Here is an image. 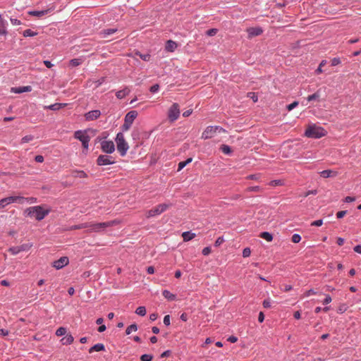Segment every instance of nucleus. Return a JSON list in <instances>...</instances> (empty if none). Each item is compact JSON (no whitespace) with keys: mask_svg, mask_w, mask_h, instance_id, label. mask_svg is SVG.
I'll return each instance as SVG.
<instances>
[{"mask_svg":"<svg viewBox=\"0 0 361 361\" xmlns=\"http://www.w3.org/2000/svg\"><path fill=\"white\" fill-rule=\"evenodd\" d=\"M121 223L120 220L114 219L112 221H106V222H101V223H92L88 222L89 226V232H96L99 233L102 231H104L108 227H111L116 226Z\"/></svg>","mask_w":361,"mask_h":361,"instance_id":"f257e3e1","label":"nucleus"},{"mask_svg":"<svg viewBox=\"0 0 361 361\" xmlns=\"http://www.w3.org/2000/svg\"><path fill=\"white\" fill-rule=\"evenodd\" d=\"M36 201V199L34 197H23L20 196H11L6 198H4L0 200V208H4L5 206L12 203V202H18L20 204L29 203L32 204Z\"/></svg>","mask_w":361,"mask_h":361,"instance_id":"f03ea898","label":"nucleus"},{"mask_svg":"<svg viewBox=\"0 0 361 361\" xmlns=\"http://www.w3.org/2000/svg\"><path fill=\"white\" fill-rule=\"evenodd\" d=\"M326 135V131L324 128L317 126L315 124L310 125L305 130V135L307 137L318 139Z\"/></svg>","mask_w":361,"mask_h":361,"instance_id":"7ed1b4c3","label":"nucleus"},{"mask_svg":"<svg viewBox=\"0 0 361 361\" xmlns=\"http://www.w3.org/2000/svg\"><path fill=\"white\" fill-rule=\"evenodd\" d=\"M115 140L116 142L118 152H119L121 157H124L129 149V146L128 142L125 140L123 133H118Z\"/></svg>","mask_w":361,"mask_h":361,"instance_id":"20e7f679","label":"nucleus"},{"mask_svg":"<svg viewBox=\"0 0 361 361\" xmlns=\"http://www.w3.org/2000/svg\"><path fill=\"white\" fill-rule=\"evenodd\" d=\"M24 213L25 215L38 221L43 219L45 216V211L40 206L29 207L25 210Z\"/></svg>","mask_w":361,"mask_h":361,"instance_id":"39448f33","label":"nucleus"},{"mask_svg":"<svg viewBox=\"0 0 361 361\" xmlns=\"http://www.w3.org/2000/svg\"><path fill=\"white\" fill-rule=\"evenodd\" d=\"M171 206V204H160L157 205L156 207L148 210L146 214L147 218H151L157 215H159L164 212L166 209H168Z\"/></svg>","mask_w":361,"mask_h":361,"instance_id":"423d86ee","label":"nucleus"},{"mask_svg":"<svg viewBox=\"0 0 361 361\" xmlns=\"http://www.w3.org/2000/svg\"><path fill=\"white\" fill-rule=\"evenodd\" d=\"M137 112L134 110L130 111L126 114L124 118V123L121 127L123 131H127L130 128L134 120L137 118Z\"/></svg>","mask_w":361,"mask_h":361,"instance_id":"0eeeda50","label":"nucleus"},{"mask_svg":"<svg viewBox=\"0 0 361 361\" xmlns=\"http://www.w3.org/2000/svg\"><path fill=\"white\" fill-rule=\"evenodd\" d=\"M74 137L79 140L82 142L84 149L86 151L88 149L90 137L85 132H82V130H77L74 133Z\"/></svg>","mask_w":361,"mask_h":361,"instance_id":"6e6552de","label":"nucleus"},{"mask_svg":"<svg viewBox=\"0 0 361 361\" xmlns=\"http://www.w3.org/2000/svg\"><path fill=\"white\" fill-rule=\"evenodd\" d=\"M180 115L179 105L177 103H173L169 109L168 118L171 122L176 121Z\"/></svg>","mask_w":361,"mask_h":361,"instance_id":"1a4fd4ad","label":"nucleus"},{"mask_svg":"<svg viewBox=\"0 0 361 361\" xmlns=\"http://www.w3.org/2000/svg\"><path fill=\"white\" fill-rule=\"evenodd\" d=\"M101 149L104 153L111 154L115 151V145L111 140H104L101 142Z\"/></svg>","mask_w":361,"mask_h":361,"instance_id":"9d476101","label":"nucleus"},{"mask_svg":"<svg viewBox=\"0 0 361 361\" xmlns=\"http://www.w3.org/2000/svg\"><path fill=\"white\" fill-rule=\"evenodd\" d=\"M114 163L113 157L109 155H99L97 159V164L99 166L110 165Z\"/></svg>","mask_w":361,"mask_h":361,"instance_id":"9b49d317","label":"nucleus"},{"mask_svg":"<svg viewBox=\"0 0 361 361\" xmlns=\"http://www.w3.org/2000/svg\"><path fill=\"white\" fill-rule=\"evenodd\" d=\"M68 263L69 259L68 257H61L58 260L53 262L52 267L56 269H60L68 265Z\"/></svg>","mask_w":361,"mask_h":361,"instance_id":"f8f14e48","label":"nucleus"},{"mask_svg":"<svg viewBox=\"0 0 361 361\" xmlns=\"http://www.w3.org/2000/svg\"><path fill=\"white\" fill-rule=\"evenodd\" d=\"M214 128V126H212L207 127L202 134V138L204 140H207L214 137V135L216 133Z\"/></svg>","mask_w":361,"mask_h":361,"instance_id":"ddd939ff","label":"nucleus"},{"mask_svg":"<svg viewBox=\"0 0 361 361\" xmlns=\"http://www.w3.org/2000/svg\"><path fill=\"white\" fill-rule=\"evenodd\" d=\"M100 115L101 112L99 110H92L86 113L85 117L87 121H94L98 118Z\"/></svg>","mask_w":361,"mask_h":361,"instance_id":"4468645a","label":"nucleus"},{"mask_svg":"<svg viewBox=\"0 0 361 361\" xmlns=\"http://www.w3.org/2000/svg\"><path fill=\"white\" fill-rule=\"evenodd\" d=\"M31 90L32 87L30 86L13 87L11 89V92L15 94H21L26 92H30Z\"/></svg>","mask_w":361,"mask_h":361,"instance_id":"2eb2a0df","label":"nucleus"},{"mask_svg":"<svg viewBox=\"0 0 361 361\" xmlns=\"http://www.w3.org/2000/svg\"><path fill=\"white\" fill-rule=\"evenodd\" d=\"M247 32L250 37H255L260 35L263 32V30L259 27H250L247 29Z\"/></svg>","mask_w":361,"mask_h":361,"instance_id":"dca6fc26","label":"nucleus"},{"mask_svg":"<svg viewBox=\"0 0 361 361\" xmlns=\"http://www.w3.org/2000/svg\"><path fill=\"white\" fill-rule=\"evenodd\" d=\"M71 176L74 178H86L88 177V175L84 171H81V170L71 171Z\"/></svg>","mask_w":361,"mask_h":361,"instance_id":"f3484780","label":"nucleus"},{"mask_svg":"<svg viewBox=\"0 0 361 361\" xmlns=\"http://www.w3.org/2000/svg\"><path fill=\"white\" fill-rule=\"evenodd\" d=\"M130 92V89L128 87H126L123 90L116 92V96L118 99H121L124 98L126 96L128 95Z\"/></svg>","mask_w":361,"mask_h":361,"instance_id":"a211bd4d","label":"nucleus"},{"mask_svg":"<svg viewBox=\"0 0 361 361\" xmlns=\"http://www.w3.org/2000/svg\"><path fill=\"white\" fill-rule=\"evenodd\" d=\"M337 175V172L332 170H324L320 172V176L323 178L334 177Z\"/></svg>","mask_w":361,"mask_h":361,"instance_id":"6ab92c4d","label":"nucleus"},{"mask_svg":"<svg viewBox=\"0 0 361 361\" xmlns=\"http://www.w3.org/2000/svg\"><path fill=\"white\" fill-rule=\"evenodd\" d=\"M66 106V104H65V103H56L54 104L47 106V109H50L52 111H58L60 109H61Z\"/></svg>","mask_w":361,"mask_h":361,"instance_id":"aec40b11","label":"nucleus"},{"mask_svg":"<svg viewBox=\"0 0 361 361\" xmlns=\"http://www.w3.org/2000/svg\"><path fill=\"white\" fill-rule=\"evenodd\" d=\"M104 349H105V347H104V344L97 343L89 349V353H92L94 351H97V352L102 351V350H104Z\"/></svg>","mask_w":361,"mask_h":361,"instance_id":"412c9836","label":"nucleus"},{"mask_svg":"<svg viewBox=\"0 0 361 361\" xmlns=\"http://www.w3.org/2000/svg\"><path fill=\"white\" fill-rule=\"evenodd\" d=\"M196 236V234L190 231H185L182 234V237L185 242L189 241L193 239Z\"/></svg>","mask_w":361,"mask_h":361,"instance_id":"4be33fe9","label":"nucleus"},{"mask_svg":"<svg viewBox=\"0 0 361 361\" xmlns=\"http://www.w3.org/2000/svg\"><path fill=\"white\" fill-rule=\"evenodd\" d=\"M177 47V44L172 41V40H168L166 44V49L169 51H173Z\"/></svg>","mask_w":361,"mask_h":361,"instance_id":"5701e85b","label":"nucleus"},{"mask_svg":"<svg viewBox=\"0 0 361 361\" xmlns=\"http://www.w3.org/2000/svg\"><path fill=\"white\" fill-rule=\"evenodd\" d=\"M74 341V338L72 335L68 334L63 338H61V341L63 345H70Z\"/></svg>","mask_w":361,"mask_h":361,"instance_id":"b1692460","label":"nucleus"},{"mask_svg":"<svg viewBox=\"0 0 361 361\" xmlns=\"http://www.w3.org/2000/svg\"><path fill=\"white\" fill-rule=\"evenodd\" d=\"M162 295L163 296L170 300V301H173V300H175L176 298V295L171 293L170 291H169L168 290H164L162 293Z\"/></svg>","mask_w":361,"mask_h":361,"instance_id":"393cba45","label":"nucleus"},{"mask_svg":"<svg viewBox=\"0 0 361 361\" xmlns=\"http://www.w3.org/2000/svg\"><path fill=\"white\" fill-rule=\"evenodd\" d=\"M259 237L266 240L268 242H271L273 240V235L271 233L264 231L259 234Z\"/></svg>","mask_w":361,"mask_h":361,"instance_id":"a878e982","label":"nucleus"},{"mask_svg":"<svg viewBox=\"0 0 361 361\" xmlns=\"http://www.w3.org/2000/svg\"><path fill=\"white\" fill-rule=\"evenodd\" d=\"M88 222L80 224L78 225H74L70 227L69 230H78L82 228H88Z\"/></svg>","mask_w":361,"mask_h":361,"instance_id":"bb28decb","label":"nucleus"},{"mask_svg":"<svg viewBox=\"0 0 361 361\" xmlns=\"http://www.w3.org/2000/svg\"><path fill=\"white\" fill-rule=\"evenodd\" d=\"M27 14L29 16H36L37 18H41L44 16V11H28Z\"/></svg>","mask_w":361,"mask_h":361,"instance_id":"cd10ccee","label":"nucleus"},{"mask_svg":"<svg viewBox=\"0 0 361 361\" xmlns=\"http://www.w3.org/2000/svg\"><path fill=\"white\" fill-rule=\"evenodd\" d=\"M192 161V158H188L185 161H180L178 163V171L182 170L186 165L190 164Z\"/></svg>","mask_w":361,"mask_h":361,"instance_id":"c85d7f7f","label":"nucleus"},{"mask_svg":"<svg viewBox=\"0 0 361 361\" xmlns=\"http://www.w3.org/2000/svg\"><path fill=\"white\" fill-rule=\"evenodd\" d=\"M263 188L259 186H251L246 188V192H263Z\"/></svg>","mask_w":361,"mask_h":361,"instance_id":"c756f323","label":"nucleus"},{"mask_svg":"<svg viewBox=\"0 0 361 361\" xmlns=\"http://www.w3.org/2000/svg\"><path fill=\"white\" fill-rule=\"evenodd\" d=\"M116 31V28L105 29L102 31V34L103 35L104 37H106L108 35L115 33Z\"/></svg>","mask_w":361,"mask_h":361,"instance_id":"7c9ffc66","label":"nucleus"},{"mask_svg":"<svg viewBox=\"0 0 361 361\" xmlns=\"http://www.w3.org/2000/svg\"><path fill=\"white\" fill-rule=\"evenodd\" d=\"M220 149L222 151L223 153L226 154H230L232 152L231 148L226 145H222L220 147Z\"/></svg>","mask_w":361,"mask_h":361,"instance_id":"2f4dec72","label":"nucleus"},{"mask_svg":"<svg viewBox=\"0 0 361 361\" xmlns=\"http://www.w3.org/2000/svg\"><path fill=\"white\" fill-rule=\"evenodd\" d=\"M146 312V308L144 306H140L135 310V313L142 317L145 316Z\"/></svg>","mask_w":361,"mask_h":361,"instance_id":"473e14b6","label":"nucleus"},{"mask_svg":"<svg viewBox=\"0 0 361 361\" xmlns=\"http://www.w3.org/2000/svg\"><path fill=\"white\" fill-rule=\"evenodd\" d=\"M137 330V326L135 324H133L127 327L126 330V335H129L132 331H136Z\"/></svg>","mask_w":361,"mask_h":361,"instance_id":"72a5a7b5","label":"nucleus"},{"mask_svg":"<svg viewBox=\"0 0 361 361\" xmlns=\"http://www.w3.org/2000/svg\"><path fill=\"white\" fill-rule=\"evenodd\" d=\"M135 55L139 56L145 61H149L151 56L149 54H142L140 51H136Z\"/></svg>","mask_w":361,"mask_h":361,"instance_id":"f704fd0d","label":"nucleus"},{"mask_svg":"<svg viewBox=\"0 0 361 361\" xmlns=\"http://www.w3.org/2000/svg\"><path fill=\"white\" fill-rule=\"evenodd\" d=\"M320 97V94H319V91H317L315 93H314L313 94H311V95H309L307 97V99L308 102H311V101H313V100H316L317 99H319Z\"/></svg>","mask_w":361,"mask_h":361,"instance_id":"c9c22d12","label":"nucleus"},{"mask_svg":"<svg viewBox=\"0 0 361 361\" xmlns=\"http://www.w3.org/2000/svg\"><path fill=\"white\" fill-rule=\"evenodd\" d=\"M82 63V60L80 59H73L70 61V65L75 67Z\"/></svg>","mask_w":361,"mask_h":361,"instance_id":"e433bc0d","label":"nucleus"},{"mask_svg":"<svg viewBox=\"0 0 361 361\" xmlns=\"http://www.w3.org/2000/svg\"><path fill=\"white\" fill-rule=\"evenodd\" d=\"M37 33L30 29H27L23 31L24 37H33L35 36Z\"/></svg>","mask_w":361,"mask_h":361,"instance_id":"4c0bfd02","label":"nucleus"},{"mask_svg":"<svg viewBox=\"0 0 361 361\" xmlns=\"http://www.w3.org/2000/svg\"><path fill=\"white\" fill-rule=\"evenodd\" d=\"M66 334V329L65 327H59L56 331V335L57 336H61Z\"/></svg>","mask_w":361,"mask_h":361,"instance_id":"58836bf2","label":"nucleus"},{"mask_svg":"<svg viewBox=\"0 0 361 361\" xmlns=\"http://www.w3.org/2000/svg\"><path fill=\"white\" fill-rule=\"evenodd\" d=\"M152 359L153 356L150 354H144L140 357L141 361H152Z\"/></svg>","mask_w":361,"mask_h":361,"instance_id":"ea45409f","label":"nucleus"},{"mask_svg":"<svg viewBox=\"0 0 361 361\" xmlns=\"http://www.w3.org/2000/svg\"><path fill=\"white\" fill-rule=\"evenodd\" d=\"M0 35H6V30L4 25V20L3 19L0 20Z\"/></svg>","mask_w":361,"mask_h":361,"instance_id":"a19ab883","label":"nucleus"},{"mask_svg":"<svg viewBox=\"0 0 361 361\" xmlns=\"http://www.w3.org/2000/svg\"><path fill=\"white\" fill-rule=\"evenodd\" d=\"M8 252L13 255H17L20 252L19 247L18 246L10 247Z\"/></svg>","mask_w":361,"mask_h":361,"instance_id":"79ce46f5","label":"nucleus"},{"mask_svg":"<svg viewBox=\"0 0 361 361\" xmlns=\"http://www.w3.org/2000/svg\"><path fill=\"white\" fill-rule=\"evenodd\" d=\"M301 240V236L299 234L295 233L292 236V241L295 243H298Z\"/></svg>","mask_w":361,"mask_h":361,"instance_id":"37998d69","label":"nucleus"},{"mask_svg":"<svg viewBox=\"0 0 361 361\" xmlns=\"http://www.w3.org/2000/svg\"><path fill=\"white\" fill-rule=\"evenodd\" d=\"M224 242V238L223 236H221V237H219L215 243H214V246L215 247H219Z\"/></svg>","mask_w":361,"mask_h":361,"instance_id":"c03bdc74","label":"nucleus"},{"mask_svg":"<svg viewBox=\"0 0 361 361\" xmlns=\"http://www.w3.org/2000/svg\"><path fill=\"white\" fill-rule=\"evenodd\" d=\"M251 254V250L249 247H245L243 250V257H248Z\"/></svg>","mask_w":361,"mask_h":361,"instance_id":"a18cd8bd","label":"nucleus"},{"mask_svg":"<svg viewBox=\"0 0 361 361\" xmlns=\"http://www.w3.org/2000/svg\"><path fill=\"white\" fill-rule=\"evenodd\" d=\"M217 31H218V30H217V29H216V28H212V29L208 30L206 32V34H207V35H208V36H214V35H215L217 33Z\"/></svg>","mask_w":361,"mask_h":361,"instance_id":"49530a36","label":"nucleus"},{"mask_svg":"<svg viewBox=\"0 0 361 361\" xmlns=\"http://www.w3.org/2000/svg\"><path fill=\"white\" fill-rule=\"evenodd\" d=\"M260 178V174L256 173V174H251L246 177L247 179L249 180H258Z\"/></svg>","mask_w":361,"mask_h":361,"instance_id":"de8ad7c7","label":"nucleus"},{"mask_svg":"<svg viewBox=\"0 0 361 361\" xmlns=\"http://www.w3.org/2000/svg\"><path fill=\"white\" fill-rule=\"evenodd\" d=\"M106 80V77H102L99 80H96L94 83L96 84V87H98L101 85H102Z\"/></svg>","mask_w":361,"mask_h":361,"instance_id":"09e8293b","label":"nucleus"},{"mask_svg":"<svg viewBox=\"0 0 361 361\" xmlns=\"http://www.w3.org/2000/svg\"><path fill=\"white\" fill-rule=\"evenodd\" d=\"M298 105V102L295 101V102H293V103H291V104H288V105L287 106V109H288V111H291V110H293L294 108H295Z\"/></svg>","mask_w":361,"mask_h":361,"instance_id":"8fccbe9b","label":"nucleus"},{"mask_svg":"<svg viewBox=\"0 0 361 361\" xmlns=\"http://www.w3.org/2000/svg\"><path fill=\"white\" fill-rule=\"evenodd\" d=\"M159 90V85L158 84H155V85H153L150 87L149 91L152 93H155V92H158Z\"/></svg>","mask_w":361,"mask_h":361,"instance_id":"3c124183","label":"nucleus"},{"mask_svg":"<svg viewBox=\"0 0 361 361\" xmlns=\"http://www.w3.org/2000/svg\"><path fill=\"white\" fill-rule=\"evenodd\" d=\"M323 224V221L322 219H319V220H316L314 221H312L311 223V226H320Z\"/></svg>","mask_w":361,"mask_h":361,"instance_id":"603ef678","label":"nucleus"},{"mask_svg":"<svg viewBox=\"0 0 361 361\" xmlns=\"http://www.w3.org/2000/svg\"><path fill=\"white\" fill-rule=\"evenodd\" d=\"M247 96H248L250 98H251V99L253 100V102H257L258 97H257V96L255 94V92H249V93L247 94Z\"/></svg>","mask_w":361,"mask_h":361,"instance_id":"864d4df0","label":"nucleus"},{"mask_svg":"<svg viewBox=\"0 0 361 361\" xmlns=\"http://www.w3.org/2000/svg\"><path fill=\"white\" fill-rule=\"evenodd\" d=\"M20 252L23 251H27L30 248V246L27 244H23L20 246H18Z\"/></svg>","mask_w":361,"mask_h":361,"instance_id":"5fc2aeb1","label":"nucleus"},{"mask_svg":"<svg viewBox=\"0 0 361 361\" xmlns=\"http://www.w3.org/2000/svg\"><path fill=\"white\" fill-rule=\"evenodd\" d=\"M340 63H341V59L339 58H334L331 60V66H336Z\"/></svg>","mask_w":361,"mask_h":361,"instance_id":"6e6d98bb","label":"nucleus"},{"mask_svg":"<svg viewBox=\"0 0 361 361\" xmlns=\"http://www.w3.org/2000/svg\"><path fill=\"white\" fill-rule=\"evenodd\" d=\"M202 253L203 255L207 256L211 253V248L210 247H206L203 248Z\"/></svg>","mask_w":361,"mask_h":361,"instance_id":"4d7b16f0","label":"nucleus"},{"mask_svg":"<svg viewBox=\"0 0 361 361\" xmlns=\"http://www.w3.org/2000/svg\"><path fill=\"white\" fill-rule=\"evenodd\" d=\"M270 185L272 186H277V185H282V180H274L270 182Z\"/></svg>","mask_w":361,"mask_h":361,"instance_id":"13d9d810","label":"nucleus"},{"mask_svg":"<svg viewBox=\"0 0 361 361\" xmlns=\"http://www.w3.org/2000/svg\"><path fill=\"white\" fill-rule=\"evenodd\" d=\"M347 214V211L346 210H343V211H339L336 213V216L338 219H341L343 218L345 214Z\"/></svg>","mask_w":361,"mask_h":361,"instance_id":"bf43d9fd","label":"nucleus"},{"mask_svg":"<svg viewBox=\"0 0 361 361\" xmlns=\"http://www.w3.org/2000/svg\"><path fill=\"white\" fill-rule=\"evenodd\" d=\"M315 294H317V292L314 291V289H310V290H308L307 291H306L305 293L304 296L305 297H309L311 295H315Z\"/></svg>","mask_w":361,"mask_h":361,"instance_id":"052dcab7","label":"nucleus"},{"mask_svg":"<svg viewBox=\"0 0 361 361\" xmlns=\"http://www.w3.org/2000/svg\"><path fill=\"white\" fill-rule=\"evenodd\" d=\"M164 324L166 325V326H169L171 322H170V316L169 314L166 315L164 317Z\"/></svg>","mask_w":361,"mask_h":361,"instance_id":"680f3d73","label":"nucleus"},{"mask_svg":"<svg viewBox=\"0 0 361 361\" xmlns=\"http://www.w3.org/2000/svg\"><path fill=\"white\" fill-rule=\"evenodd\" d=\"M32 140V136H30V135L25 136L22 138V142L26 143V142H30Z\"/></svg>","mask_w":361,"mask_h":361,"instance_id":"e2e57ef3","label":"nucleus"},{"mask_svg":"<svg viewBox=\"0 0 361 361\" xmlns=\"http://www.w3.org/2000/svg\"><path fill=\"white\" fill-rule=\"evenodd\" d=\"M332 299L329 295H326L325 299L323 301V303L327 305L331 302Z\"/></svg>","mask_w":361,"mask_h":361,"instance_id":"0e129e2a","label":"nucleus"},{"mask_svg":"<svg viewBox=\"0 0 361 361\" xmlns=\"http://www.w3.org/2000/svg\"><path fill=\"white\" fill-rule=\"evenodd\" d=\"M263 307L264 308H269L271 307V302L269 300H264L263 301Z\"/></svg>","mask_w":361,"mask_h":361,"instance_id":"69168bd1","label":"nucleus"},{"mask_svg":"<svg viewBox=\"0 0 361 361\" xmlns=\"http://www.w3.org/2000/svg\"><path fill=\"white\" fill-rule=\"evenodd\" d=\"M192 113V109H188V110H186L183 113V117H188L189 116H190Z\"/></svg>","mask_w":361,"mask_h":361,"instance_id":"338daca9","label":"nucleus"},{"mask_svg":"<svg viewBox=\"0 0 361 361\" xmlns=\"http://www.w3.org/2000/svg\"><path fill=\"white\" fill-rule=\"evenodd\" d=\"M353 250L355 252L361 254V245H357L355 246Z\"/></svg>","mask_w":361,"mask_h":361,"instance_id":"774afa93","label":"nucleus"}]
</instances>
